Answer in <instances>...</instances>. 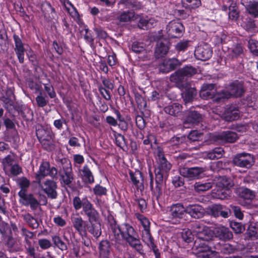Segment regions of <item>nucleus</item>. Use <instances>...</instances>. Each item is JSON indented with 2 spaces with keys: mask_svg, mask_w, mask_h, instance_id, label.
Returning a JSON list of instances; mask_svg holds the SVG:
<instances>
[{
  "mask_svg": "<svg viewBox=\"0 0 258 258\" xmlns=\"http://www.w3.org/2000/svg\"><path fill=\"white\" fill-rule=\"evenodd\" d=\"M213 50L211 46L207 43H204L198 46L195 51V57L200 60L205 61L211 58Z\"/></svg>",
  "mask_w": 258,
  "mask_h": 258,
  "instance_id": "nucleus-16",
  "label": "nucleus"
},
{
  "mask_svg": "<svg viewBox=\"0 0 258 258\" xmlns=\"http://www.w3.org/2000/svg\"><path fill=\"white\" fill-rule=\"evenodd\" d=\"M116 145L121 149L124 150L127 147V142L124 137L120 134H114Z\"/></svg>",
  "mask_w": 258,
  "mask_h": 258,
  "instance_id": "nucleus-50",
  "label": "nucleus"
},
{
  "mask_svg": "<svg viewBox=\"0 0 258 258\" xmlns=\"http://www.w3.org/2000/svg\"><path fill=\"white\" fill-rule=\"evenodd\" d=\"M186 213L194 219L203 218L205 214V210L199 204H190L186 207Z\"/></svg>",
  "mask_w": 258,
  "mask_h": 258,
  "instance_id": "nucleus-20",
  "label": "nucleus"
},
{
  "mask_svg": "<svg viewBox=\"0 0 258 258\" xmlns=\"http://www.w3.org/2000/svg\"><path fill=\"white\" fill-rule=\"evenodd\" d=\"M132 50L136 53H144L147 54L145 49V44L143 43L135 42L132 44Z\"/></svg>",
  "mask_w": 258,
  "mask_h": 258,
  "instance_id": "nucleus-53",
  "label": "nucleus"
},
{
  "mask_svg": "<svg viewBox=\"0 0 258 258\" xmlns=\"http://www.w3.org/2000/svg\"><path fill=\"white\" fill-rule=\"evenodd\" d=\"M79 172L83 182L87 184H92L94 182V176L87 165H85Z\"/></svg>",
  "mask_w": 258,
  "mask_h": 258,
  "instance_id": "nucleus-32",
  "label": "nucleus"
},
{
  "mask_svg": "<svg viewBox=\"0 0 258 258\" xmlns=\"http://www.w3.org/2000/svg\"><path fill=\"white\" fill-rule=\"evenodd\" d=\"M21 233L24 238V242L30 241L35 237V233L31 231L24 226L21 227Z\"/></svg>",
  "mask_w": 258,
  "mask_h": 258,
  "instance_id": "nucleus-48",
  "label": "nucleus"
},
{
  "mask_svg": "<svg viewBox=\"0 0 258 258\" xmlns=\"http://www.w3.org/2000/svg\"><path fill=\"white\" fill-rule=\"evenodd\" d=\"M193 228L194 231L197 233L198 236L211 234L210 230L208 227L203 224L196 223L193 226Z\"/></svg>",
  "mask_w": 258,
  "mask_h": 258,
  "instance_id": "nucleus-43",
  "label": "nucleus"
},
{
  "mask_svg": "<svg viewBox=\"0 0 258 258\" xmlns=\"http://www.w3.org/2000/svg\"><path fill=\"white\" fill-rule=\"evenodd\" d=\"M238 139L237 134L230 131L223 132L214 136V140L221 143H233Z\"/></svg>",
  "mask_w": 258,
  "mask_h": 258,
  "instance_id": "nucleus-17",
  "label": "nucleus"
},
{
  "mask_svg": "<svg viewBox=\"0 0 258 258\" xmlns=\"http://www.w3.org/2000/svg\"><path fill=\"white\" fill-rule=\"evenodd\" d=\"M82 213L87 216L88 222L96 221L99 220V213L95 209L92 203Z\"/></svg>",
  "mask_w": 258,
  "mask_h": 258,
  "instance_id": "nucleus-34",
  "label": "nucleus"
},
{
  "mask_svg": "<svg viewBox=\"0 0 258 258\" xmlns=\"http://www.w3.org/2000/svg\"><path fill=\"white\" fill-rule=\"evenodd\" d=\"M212 186L213 184L211 182H197L194 185L195 191L199 193L207 191L212 188Z\"/></svg>",
  "mask_w": 258,
  "mask_h": 258,
  "instance_id": "nucleus-42",
  "label": "nucleus"
},
{
  "mask_svg": "<svg viewBox=\"0 0 258 258\" xmlns=\"http://www.w3.org/2000/svg\"><path fill=\"white\" fill-rule=\"evenodd\" d=\"M36 101L38 106L43 107L45 106L49 102V100L46 96H43L42 93L36 97Z\"/></svg>",
  "mask_w": 258,
  "mask_h": 258,
  "instance_id": "nucleus-60",
  "label": "nucleus"
},
{
  "mask_svg": "<svg viewBox=\"0 0 258 258\" xmlns=\"http://www.w3.org/2000/svg\"><path fill=\"white\" fill-rule=\"evenodd\" d=\"M44 192L47 195L49 198L55 199L57 197L56 188L57 187V184L55 181L53 180L47 179L42 185L41 182L40 185Z\"/></svg>",
  "mask_w": 258,
  "mask_h": 258,
  "instance_id": "nucleus-18",
  "label": "nucleus"
},
{
  "mask_svg": "<svg viewBox=\"0 0 258 258\" xmlns=\"http://www.w3.org/2000/svg\"><path fill=\"white\" fill-rule=\"evenodd\" d=\"M17 183L21 188L19 192L23 191L24 194L27 193V189L30 186V181L27 178L23 177L18 179Z\"/></svg>",
  "mask_w": 258,
  "mask_h": 258,
  "instance_id": "nucleus-49",
  "label": "nucleus"
},
{
  "mask_svg": "<svg viewBox=\"0 0 258 258\" xmlns=\"http://www.w3.org/2000/svg\"><path fill=\"white\" fill-rule=\"evenodd\" d=\"M215 236L223 241L229 240L233 238V234L228 228L220 226L214 229Z\"/></svg>",
  "mask_w": 258,
  "mask_h": 258,
  "instance_id": "nucleus-26",
  "label": "nucleus"
},
{
  "mask_svg": "<svg viewBox=\"0 0 258 258\" xmlns=\"http://www.w3.org/2000/svg\"><path fill=\"white\" fill-rule=\"evenodd\" d=\"M121 237L133 248L139 253H143V246L137 232L127 223L121 225Z\"/></svg>",
  "mask_w": 258,
  "mask_h": 258,
  "instance_id": "nucleus-1",
  "label": "nucleus"
},
{
  "mask_svg": "<svg viewBox=\"0 0 258 258\" xmlns=\"http://www.w3.org/2000/svg\"><path fill=\"white\" fill-rule=\"evenodd\" d=\"M2 241L10 252H17L19 251L17 238L13 235L12 232L8 223H2L1 230Z\"/></svg>",
  "mask_w": 258,
  "mask_h": 258,
  "instance_id": "nucleus-5",
  "label": "nucleus"
},
{
  "mask_svg": "<svg viewBox=\"0 0 258 258\" xmlns=\"http://www.w3.org/2000/svg\"><path fill=\"white\" fill-rule=\"evenodd\" d=\"M184 27L182 23L178 21H170L166 27V31L169 36L177 38L182 35Z\"/></svg>",
  "mask_w": 258,
  "mask_h": 258,
  "instance_id": "nucleus-15",
  "label": "nucleus"
},
{
  "mask_svg": "<svg viewBox=\"0 0 258 258\" xmlns=\"http://www.w3.org/2000/svg\"><path fill=\"white\" fill-rule=\"evenodd\" d=\"M230 55L232 57H237L241 54L243 52V47L239 43L233 44L230 48Z\"/></svg>",
  "mask_w": 258,
  "mask_h": 258,
  "instance_id": "nucleus-46",
  "label": "nucleus"
},
{
  "mask_svg": "<svg viewBox=\"0 0 258 258\" xmlns=\"http://www.w3.org/2000/svg\"><path fill=\"white\" fill-rule=\"evenodd\" d=\"M87 230L95 238L98 239L102 233L101 226L99 220L96 221L89 222L87 225Z\"/></svg>",
  "mask_w": 258,
  "mask_h": 258,
  "instance_id": "nucleus-29",
  "label": "nucleus"
},
{
  "mask_svg": "<svg viewBox=\"0 0 258 258\" xmlns=\"http://www.w3.org/2000/svg\"><path fill=\"white\" fill-rule=\"evenodd\" d=\"M240 196L244 199H251L254 197L253 192L247 188H241L239 190Z\"/></svg>",
  "mask_w": 258,
  "mask_h": 258,
  "instance_id": "nucleus-58",
  "label": "nucleus"
},
{
  "mask_svg": "<svg viewBox=\"0 0 258 258\" xmlns=\"http://www.w3.org/2000/svg\"><path fill=\"white\" fill-rule=\"evenodd\" d=\"M158 166L155 169V174L167 178L168 172L170 170L171 164L166 158L158 160Z\"/></svg>",
  "mask_w": 258,
  "mask_h": 258,
  "instance_id": "nucleus-22",
  "label": "nucleus"
},
{
  "mask_svg": "<svg viewBox=\"0 0 258 258\" xmlns=\"http://www.w3.org/2000/svg\"><path fill=\"white\" fill-rule=\"evenodd\" d=\"M92 203L87 197H80L76 196L73 198V204L75 210L78 211L82 209V212Z\"/></svg>",
  "mask_w": 258,
  "mask_h": 258,
  "instance_id": "nucleus-27",
  "label": "nucleus"
},
{
  "mask_svg": "<svg viewBox=\"0 0 258 258\" xmlns=\"http://www.w3.org/2000/svg\"><path fill=\"white\" fill-rule=\"evenodd\" d=\"M230 190L223 188L216 187V189L213 190V196L216 198L221 200L227 199L230 195Z\"/></svg>",
  "mask_w": 258,
  "mask_h": 258,
  "instance_id": "nucleus-41",
  "label": "nucleus"
},
{
  "mask_svg": "<svg viewBox=\"0 0 258 258\" xmlns=\"http://www.w3.org/2000/svg\"><path fill=\"white\" fill-rule=\"evenodd\" d=\"M216 93L215 84H204L202 87L200 96L204 99L213 98Z\"/></svg>",
  "mask_w": 258,
  "mask_h": 258,
  "instance_id": "nucleus-25",
  "label": "nucleus"
},
{
  "mask_svg": "<svg viewBox=\"0 0 258 258\" xmlns=\"http://www.w3.org/2000/svg\"><path fill=\"white\" fill-rule=\"evenodd\" d=\"M224 153L225 151L223 148L217 147L208 152L206 156L207 158L210 160H216L221 158Z\"/></svg>",
  "mask_w": 258,
  "mask_h": 258,
  "instance_id": "nucleus-39",
  "label": "nucleus"
},
{
  "mask_svg": "<svg viewBox=\"0 0 258 258\" xmlns=\"http://www.w3.org/2000/svg\"><path fill=\"white\" fill-rule=\"evenodd\" d=\"M186 207L180 203L173 204L169 211V215L172 219H182L185 213Z\"/></svg>",
  "mask_w": 258,
  "mask_h": 258,
  "instance_id": "nucleus-23",
  "label": "nucleus"
},
{
  "mask_svg": "<svg viewBox=\"0 0 258 258\" xmlns=\"http://www.w3.org/2000/svg\"><path fill=\"white\" fill-rule=\"evenodd\" d=\"M150 187L153 196L156 199H158L162 195V188L163 186V181L166 180L167 178L161 175L155 174V183H154L153 175L150 173Z\"/></svg>",
  "mask_w": 258,
  "mask_h": 258,
  "instance_id": "nucleus-10",
  "label": "nucleus"
},
{
  "mask_svg": "<svg viewBox=\"0 0 258 258\" xmlns=\"http://www.w3.org/2000/svg\"><path fill=\"white\" fill-rule=\"evenodd\" d=\"M242 26L243 28L248 32L253 33L257 31V27L255 24L254 21L251 18H246L243 21Z\"/></svg>",
  "mask_w": 258,
  "mask_h": 258,
  "instance_id": "nucleus-40",
  "label": "nucleus"
},
{
  "mask_svg": "<svg viewBox=\"0 0 258 258\" xmlns=\"http://www.w3.org/2000/svg\"><path fill=\"white\" fill-rule=\"evenodd\" d=\"M135 98L138 107L140 109H143L146 107L147 103L145 99L138 92H134Z\"/></svg>",
  "mask_w": 258,
  "mask_h": 258,
  "instance_id": "nucleus-55",
  "label": "nucleus"
},
{
  "mask_svg": "<svg viewBox=\"0 0 258 258\" xmlns=\"http://www.w3.org/2000/svg\"><path fill=\"white\" fill-rule=\"evenodd\" d=\"M182 240L186 243H190L194 240V235L189 229H184L181 232Z\"/></svg>",
  "mask_w": 258,
  "mask_h": 258,
  "instance_id": "nucleus-51",
  "label": "nucleus"
},
{
  "mask_svg": "<svg viewBox=\"0 0 258 258\" xmlns=\"http://www.w3.org/2000/svg\"><path fill=\"white\" fill-rule=\"evenodd\" d=\"M206 171V167H182L179 169L180 174L190 180L199 179Z\"/></svg>",
  "mask_w": 258,
  "mask_h": 258,
  "instance_id": "nucleus-11",
  "label": "nucleus"
},
{
  "mask_svg": "<svg viewBox=\"0 0 258 258\" xmlns=\"http://www.w3.org/2000/svg\"><path fill=\"white\" fill-rule=\"evenodd\" d=\"M60 162L62 167L57 172V175L60 177L59 180L61 184L70 186L74 180L71 162L66 158L61 159Z\"/></svg>",
  "mask_w": 258,
  "mask_h": 258,
  "instance_id": "nucleus-7",
  "label": "nucleus"
},
{
  "mask_svg": "<svg viewBox=\"0 0 258 258\" xmlns=\"http://www.w3.org/2000/svg\"><path fill=\"white\" fill-rule=\"evenodd\" d=\"M154 39L157 42L154 50L155 57L156 58L164 57L168 52L170 48L169 39L164 36L162 30L159 31L158 33L155 35Z\"/></svg>",
  "mask_w": 258,
  "mask_h": 258,
  "instance_id": "nucleus-6",
  "label": "nucleus"
},
{
  "mask_svg": "<svg viewBox=\"0 0 258 258\" xmlns=\"http://www.w3.org/2000/svg\"><path fill=\"white\" fill-rule=\"evenodd\" d=\"M131 179L133 183L136 186L138 189L142 191L144 189V178L142 173L139 170L135 172H130Z\"/></svg>",
  "mask_w": 258,
  "mask_h": 258,
  "instance_id": "nucleus-28",
  "label": "nucleus"
},
{
  "mask_svg": "<svg viewBox=\"0 0 258 258\" xmlns=\"http://www.w3.org/2000/svg\"><path fill=\"white\" fill-rule=\"evenodd\" d=\"M226 88L227 91L223 92L222 97L240 98L246 91L247 82L243 80H235L230 83Z\"/></svg>",
  "mask_w": 258,
  "mask_h": 258,
  "instance_id": "nucleus-3",
  "label": "nucleus"
},
{
  "mask_svg": "<svg viewBox=\"0 0 258 258\" xmlns=\"http://www.w3.org/2000/svg\"><path fill=\"white\" fill-rule=\"evenodd\" d=\"M236 250L235 247L229 243L224 244L221 249V252L225 254L233 253Z\"/></svg>",
  "mask_w": 258,
  "mask_h": 258,
  "instance_id": "nucleus-62",
  "label": "nucleus"
},
{
  "mask_svg": "<svg viewBox=\"0 0 258 258\" xmlns=\"http://www.w3.org/2000/svg\"><path fill=\"white\" fill-rule=\"evenodd\" d=\"M211 238V234L198 236L194 241L192 249L197 250L198 253H203L211 250L213 244Z\"/></svg>",
  "mask_w": 258,
  "mask_h": 258,
  "instance_id": "nucleus-9",
  "label": "nucleus"
},
{
  "mask_svg": "<svg viewBox=\"0 0 258 258\" xmlns=\"http://www.w3.org/2000/svg\"><path fill=\"white\" fill-rule=\"evenodd\" d=\"M142 239L145 243L152 249L156 257L159 256L160 253L158 249L154 243V239L151 236L150 230L143 231Z\"/></svg>",
  "mask_w": 258,
  "mask_h": 258,
  "instance_id": "nucleus-31",
  "label": "nucleus"
},
{
  "mask_svg": "<svg viewBox=\"0 0 258 258\" xmlns=\"http://www.w3.org/2000/svg\"><path fill=\"white\" fill-rule=\"evenodd\" d=\"M36 134L44 149L47 151L54 150L55 147L54 141L55 136L50 129L44 128L41 126L36 130Z\"/></svg>",
  "mask_w": 258,
  "mask_h": 258,
  "instance_id": "nucleus-4",
  "label": "nucleus"
},
{
  "mask_svg": "<svg viewBox=\"0 0 258 258\" xmlns=\"http://www.w3.org/2000/svg\"><path fill=\"white\" fill-rule=\"evenodd\" d=\"M18 195L20 197V203L25 206H30L32 210H36L40 205V201L32 194H24L21 191L18 192Z\"/></svg>",
  "mask_w": 258,
  "mask_h": 258,
  "instance_id": "nucleus-12",
  "label": "nucleus"
},
{
  "mask_svg": "<svg viewBox=\"0 0 258 258\" xmlns=\"http://www.w3.org/2000/svg\"><path fill=\"white\" fill-rule=\"evenodd\" d=\"M246 234L249 237L258 238V226L255 223H251L247 230Z\"/></svg>",
  "mask_w": 258,
  "mask_h": 258,
  "instance_id": "nucleus-52",
  "label": "nucleus"
},
{
  "mask_svg": "<svg viewBox=\"0 0 258 258\" xmlns=\"http://www.w3.org/2000/svg\"><path fill=\"white\" fill-rule=\"evenodd\" d=\"M202 120V115L197 111L190 110L187 112L183 124L192 125L197 124Z\"/></svg>",
  "mask_w": 258,
  "mask_h": 258,
  "instance_id": "nucleus-24",
  "label": "nucleus"
},
{
  "mask_svg": "<svg viewBox=\"0 0 258 258\" xmlns=\"http://www.w3.org/2000/svg\"><path fill=\"white\" fill-rule=\"evenodd\" d=\"M57 172L58 171L55 167H50L48 162L43 161L39 166V170L35 174V182L40 185L42 179L47 175L53 179H56L57 178Z\"/></svg>",
  "mask_w": 258,
  "mask_h": 258,
  "instance_id": "nucleus-8",
  "label": "nucleus"
},
{
  "mask_svg": "<svg viewBox=\"0 0 258 258\" xmlns=\"http://www.w3.org/2000/svg\"><path fill=\"white\" fill-rule=\"evenodd\" d=\"M181 65V62L176 58L164 59L159 65V70L163 73H168L176 70Z\"/></svg>",
  "mask_w": 258,
  "mask_h": 258,
  "instance_id": "nucleus-14",
  "label": "nucleus"
},
{
  "mask_svg": "<svg viewBox=\"0 0 258 258\" xmlns=\"http://www.w3.org/2000/svg\"><path fill=\"white\" fill-rule=\"evenodd\" d=\"M164 112L169 115L178 116L181 114L182 106L178 103H174L164 108Z\"/></svg>",
  "mask_w": 258,
  "mask_h": 258,
  "instance_id": "nucleus-35",
  "label": "nucleus"
},
{
  "mask_svg": "<svg viewBox=\"0 0 258 258\" xmlns=\"http://www.w3.org/2000/svg\"><path fill=\"white\" fill-rule=\"evenodd\" d=\"M230 227L236 234L241 233L245 230L244 226L242 223L237 222H231Z\"/></svg>",
  "mask_w": 258,
  "mask_h": 258,
  "instance_id": "nucleus-57",
  "label": "nucleus"
},
{
  "mask_svg": "<svg viewBox=\"0 0 258 258\" xmlns=\"http://www.w3.org/2000/svg\"><path fill=\"white\" fill-rule=\"evenodd\" d=\"M254 159L252 155L248 153H242L238 154L233 159V163L240 167H250L254 163Z\"/></svg>",
  "mask_w": 258,
  "mask_h": 258,
  "instance_id": "nucleus-13",
  "label": "nucleus"
},
{
  "mask_svg": "<svg viewBox=\"0 0 258 258\" xmlns=\"http://www.w3.org/2000/svg\"><path fill=\"white\" fill-rule=\"evenodd\" d=\"M99 258H109L111 245L109 241L102 240L99 244Z\"/></svg>",
  "mask_w": 258,
  "mask_h": 258,
  "instance_id": "nucleus-36",
  "label": "nucleus"
},
{
  "mask_svg": "<svg viewBox=\"0 0 258 258\" xmlns=\"http://www.w3.org/2000/svg\"><path fill=\"white\" fill-rule=\"evenodd\" d=\"M24 221L27 225L32 229H36L39 227V223L38 220L31 214L27 213L22 215Z\"/></svg>",
  "mask_w": 258,
  "mask_h": 258,
  "instance_id": "nucleus-38",
  "label": "nucleus"
},
{
  "mask_svg": "<svg viewBox=\"0 0 258 258\" xmlns=\"http://www.w3.org/2000/svg\"><path fill=\"white\" fill-rule=\"evenodd\" d=\"M197 73V70L192 66H186L175 72L170 77V81L175 84L176 86L183 90L189 87L187 78Z\"/></svg>",
  "mask_w": 258,
  "mask_h": 258,
  "instance_id": "nucleus-2",
  "label": "nucleus"
},
{
  "mask_svg": "<svg viewBox=\"0 0 258 258\" xmlns=\"http://www.w3.org/2000/svg\"><path fill=\"white\" fill-rule=\"evenodd\" d=\"M134 12L127 11L122 13L118 18L120 22H127L130 21L134 17Z\"/></svg>",
  "mask_w": 258,
  "mask_h": 258,
  "instance_id": "nucleus-59",
  "label": "nucleus"
},
{
  "mask_svg": "<svg viewBox=\"0 0 258 258\" xmlns=\"http://www.w3.org/2000/svg\"><path fill=\"white\" fill-rule=\"evenodd\" d=\"M201 258H219V254L218 252L211 250L204 252L201 256Z\"/></svg>",
  "mask_w": 258,
  "mask_h": 258,
  "instance_id": "nucleus-64",
  "label": "nucleus"
},
{
  "mask_svg": "<svg viewBox=\"0 0 258 258\" xmlns=\"http://www.w3.org/2000/svg\"><path fill=\"white\" fill-rule=\"evenodd\" d=\"M185 90L181 93L182 98L185 104L193 101L194 98L197 96V91L195 88L188 87Z\"/></svg>",
  "mask_w": 258,
  "mask_h": 258,
  "instance_id": "nucleus-37",
  "label": "nucleus"
},
{
  "mask_svg": "<svg viewBox=\"0 0 258 258\" xmlns=\"http://www.w3.org/2000/svg\"><path fill=\"white\" fill-rule=\"evenodd\" d=\"M54 245L62 251L67 250L68 246L66 242L63 241L61 238L57 235L53 236L52 238Z\"/></svg>",
  "mask_w": 258,
  "mask_h": 258,
  "instance_id": "nucleus-45",
  "label": "nucleus"
},
{
  "mask_svg": "<svg viewBox=\"0 0 258 258\" xmlns=\"http://www.w3.org/2000/svg\"><path fill=\"white\" fill-rule=\"evenodd\" d=\"M182 4L185 9L191 10L199 7L201 2V0H182Z\"/></svg>",
  "mask_w": 258,
  "mask_h": 258,
  "instance_id": "nucleus-44",
  "label": "nucleus"
},
{
  "mask_svg": "<svg viewBox=\"0 0 258 258\" xmlns=\"http://www.w3.org/2000/svg\"><path fill=\"white\" fill-rule=\"evenodd\" d=\"M13 37L15 42L14 50L19 62L23 63L24 62V55L26 50L24 47V44L18 35L15 34L13 35Z\"/></svg>",
  "mask_w": 258,
  "mask_h": 258,
  "instance_id": "nucleus-19",
  "label": "nucleus"
},
{
  "mask_svg": "<svg viewBox=\"0 0 258 258\" xmlns=\"http://www.w3.org/2000/svg\"><path fill=\"white\" fill-rule=\"evenodd\" d=\"M234 185L233 180L227 176H219L216 183V187L223 188L227 190H230Z\"/></svg>",
  "mask_w": 258,
  "mask_h": 258,
  "instance_id": "nucleus-33",
  "label": "nucleus"
},
{
  "mask_svg": "<svg viewBox=\"0 0 258 258\" xmlns=\"http://www.w3.org/2000/svg\"><path fill=\"white\" fill-rule=\"evenodd\" d=\"M248 47L251 52L255 55L258 56V41L252 39L248 41Z\"/></svg>",
  "mask_w": 258,
  "mask_h": 258,
  "instance_id": "nucleus-61",
  "label": "nucleus"
},
{
  "mask_svg": "<svg viewBox=\"0 0 258 258\" xmlns=\"http://www.w3.org/2000/svg\"><path fill=\"white\" fill-rule=\"evenodd\" d=\"M190 46V41L187 40H180L176 43L175 48L178 52L184 51Z\"/></svg>",
  "mask_w": 258,
  "mask_h": 258,
  "instance_id": "nucleus-54",
  "label": "nucleus"
},
{
  "mask_svg": "<svg viewBox=\"0 0 258 258\" xmlns=\"http://www.w3.org/2000/svg\"><path fill=\"white\" fill-rule=\"evenodd\" d=\"M111 230L114 235L116 240H119L120 235L121 236V225L118 226L114 224L111 225Z\"/></svg>",
  "mask_w": 258,
  "mask_h": 258,
  "instance_id": "nucleus-63",
  "label": "nucleus"
},
{
  "mask_svg": "<svg viewBox=\"0 0 258 258\" xmlns=\"http://www.w3.org/2000/svg\"><path fill=\"white\" fill-rule=\"evenodd\" d=\"M248 13L255 18H258V2H250L247 6Z\"/></svg>",
  "mask_w": 258,
  "mask_h": 258,
  "instance_id": "nucleus-47",
  "label": "nucleus"
},
{
  "mask_svg": "<svg viewBox=\"0 0 258 258\" xmlns=\"http://www.w3.org/2000/svg\"><path fill=\"white\" fill-rule=\"evenodd\" d=\"M24 243L27 253L31 257H35L36 253L34 244L35 243V242L34 241L32 242L31 241H29L25 242Z\"/></svg>",
  "mask_w": 258,
  "mask_h": 258,
  "instance_id": "nucleus-56",
  "label": "nucleus"
},
{
  "mask_svg": "<svg viewBox=\"0 0 258 258\" xmlns=\"http://www.w3.org/2000/svg\"><path fill=\"white\" fill-rule=\"evenodd\" d=\"M71 220L73 227L80 234H86V228L88 224L86 221L83 220L80 216L73 217Z\"/></svg>",
  "mask_w": 258,
  "mask_h": 258,
  "instance_id": "nucleus-30",
  "label": "nucleus"
},
{
  "mask_svg": "<svg viewBox=\"0 0 258 258\" xmlns=\"http://www.w3.org/2000/svg\"><path fill=\"white\" fill-rule=\"evenodd\" d=\"M240 111L238 107L234 105L227 106L222 114L224 119L227 121H232L240 117Z\"/></svg>",
  "mask_w": 258,
  "mask_h": 258,
  "instance_id": "nucleus-21",
  "label": "nucleus"
}]
</instances>
